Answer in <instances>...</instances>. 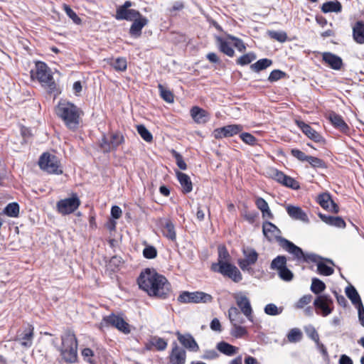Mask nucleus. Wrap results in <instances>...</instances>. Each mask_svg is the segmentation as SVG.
<instances>
[{
  "mask_svg": "<svg viewBox=\"0 0 364 364\" xmlns=\"http://www.w3.org/2000/svg\"><path fill=\"white\" fill-rule=\"evenodd\" d=\"M110 144L112 150L117 149V148L124 143V139L122 134L119 132H114L110 134Z\"/></svg>",
  "mask_w": 364,
  "mask_h": 364,
  "instance_id": "obj_42",
  "label": "nucleus"
},
{
  "mask_svg": "<svg viewBox=\"0 0 364 364\" xmlns=\"http://www.w3.org/2000/svg\"><path fill=\"white\" fill-rule=\"evenodd\" d=\"M316 313L323 317L331 314L333 309V301L330 295L321 294L317 296L314 301Z\"/></svg>",
  "mask_w": 364,
  "mask_h": 364,
  "instance_id": "obj_9",
  "label": "nucleus"
},
{
  "mask_svg": "<svg viewBox=\"0 0 364 364\" xmlns=\"http://www.w3.org/2000/svg\"><path fill=\"white\" fill-rule=\"evenodd\" d=\"M322 60L333 70H341L343 65L341 58L329 52L323 53Z\"/></svg>",
  "mask_w": 364,
  "mask_h": 364,
  "instance_id": "obj_17",
  "label": "nucleus"
},
{
  "mask_svg": "<svg viewBox=\"0 0 364 364\" xmlns=\"http://www.w3.org/2000/svg\"><path fill=\"white\" fill-rule=\"evenodd\" d=\"M328 119L330 120L333 126L341 131L342 133L346 134L349 132L350 128L345 122L343 117L334 112L329 113Z\"/></svg>",
  "mask_w": 364,
  "mask_h": 364,
  "instance_id": "obj_18",
  "label": "nucleus"
},
{
  "mask_svg": "<svg viewBox=\"0 0 364 364\" xmlns=\"http://www.w3.org/2000/svg\"><path fill=\"white\" fill-rule=\"evenodd\" d=\"M176 176L181 186H182L183 192L185 193H190L193 189V185L190 177L187 174L180 171L176 172Z\"/></svg>",
  "mask_w": 364,
  "mask_h": 364,
  "instance_id": "obj_27",
  "label": "nucleus"
},
{
  "mask_svg": "<svg viewBox=\"0 0 364 364\" xmlns=\"http://www.w3.org/2000/svg\"><path fill=\"white\" fill-rule=\"evenodd\" d=\"M317 272L321 275L330 276L333 274L334 270L332 267L328 266L320 260L317 264Z\"/></svg>",
  "mask_w": 364,
  "mask_h": 364,
  "instance_id": "obj_45",
  "label": "nucleus"
},
{
  "mask_svg": "<svg viewBox=\"0 0 364 364\" xmlns=\"http://www.w3.org/2000/svg\"><path fill=\"white\" fill-rule=\"evenodd\" d=\"M282 185L290 188L293 190H298L300 188L299 183L295 180L294 178H291V176H286L285 178L284 179L283 182L282 183Z\"/></svg>",
  "mask_w": 364,
  "mask_h": 364,
  "instance_id": "obj_52",
  "label": "nucleus"
},
{
  "mask_svg": "<svg viewBox=\"0 0 364 364\" xmlns=\"http://www.w3.org/2000/svg\"><path fill=\"white\" fill-rule=\"evenodd\" d=\"M62 345L60 348L73 347L77 348V340L75 333L70 330H67L61 336Z\"/></svg>",
  "mask_w": 364,
  "mask_h": 364,
  "instance_id": "obj_24",
  "label": "nucleus"
},
{
  "mask_svg": "<svg viewBox=\"0 0 364 364\" xmlns=\"http://www.w3.org/2000/svg\"><path fill=\"white\" fill-rule=\"evenodd\" d=\"M307 161L314 168H324L326 167V163L324 162V161L318 157L309 156L308 157Z\"/></svg>",
  "mask_w": 364,
  "mask_h": 364,
  "instance_id": "obj_56",
  "label": "nucleus"
},
{
  "mask_svg": "<svg viewBox=\"0 0 364 364\" xmlns=\"http://www.w3.org/2000/svg\"><path fill=\"white\" fill-rule=\"evenodd\" d=\"M283 311V308L280 307L278 308L275 304H269L265 306L264 307V312L267 315L270 316H277L280 314Z\"/></svg>",
  "mask_w": 364,
  "mask_h": 364,
  "instance_id": "obj_55",
  "label": "nucleus"
},
{
  "mask_svg": "<svg viewBox=\"0 0 364 364\" xmlns=\"http://www.w3.org/2000/svg\"><path fill=\"white\" fill-rule=\"evenodd\" d=\"M63 10L67 16L72 19L74 23L80 25L82 19L77 15V14L70 8L68 4H64L63 6Z\"/></svg>",
  "mask_w": 364,
  "mask_h": 364,
  "instance_id": "obj_43",
  "label": "nucleus"
},
{
  "mask_svg": "<svg viewBox=\"0 0 364 364\" xmlns=\"http://www.w3.org/2000/svg\"><path fill=\"white\" fill-rule=\"evenodd\" d=\"M286 174H284L282 171H279L277 169H272L271 171V177L277 182L282 184L284 179L286 177Z\"/></svg>",
  "mask_w": 364,
  "mask_h": 364,
  "instance_id": "obj_63",
  "label": "nucleus"
},
{
  "mask_svg": "<svg viewBox=\"0 0 364 364\" xmlns=\"http://www.w3.org/2000/svg\"><path fill=\"white\" fill-rule=\"evenodd\" d=\"M287 261L285 256L279 255L272 261L270 268L272 270H277L279 272L287 266Z\"/></svg>",
  "mask_w": 364,
  "mask_h": 364,
  "instance_id": "obj_38",
  "label": "nucleus"
},
{
  "mask_svg": "<svg viewBox=\"0 0 364 364\" xmlns=\"http://www.w3.org/2000/svg\"><path fill=\"white\" fill-rule=\"evenodd\" d=\"M286 73L280 70H272L269 77L268 80L271 82L277 81L282 78H284L286 76Z\"/></svg>",
  "mask_w": 364,
  "mask_h": 364,
  "instance_id": "obj_60",
  "label": "nucleus"
},
{
  "mask_svg": "<svg viewBox=\"0 0 364 364\" xmlns=\"http://www.w3.org/2000/svg\"><path fill=\"white\" fill-rule=\"evenodd\" d=\"M242 130V127L239 124H230L220 128L215 129L213 131V136L215 139H222L223 137H230L237 134Z\"/></svg>",
  "mask_w": 364,
  "mask_h": 364,
  "instance_id": "obj_11",
  "label": "nucleus"
},
{
  "mask_svg": "<svg viewBox=\"0 0 364 364\" xmlns=\"http://www.w3.org/2000/svg\"><path fill=\"white\" fill-rule=\"evenodd\" d=\"M353 38L358 44H364V21H358L353 26Z\"/></svg>",
  "mask_w": 364,
  "mask_h": 364,
  "instance_id": "obj_23",
  "label": "nucleus"
},
{
  "mask_svg": "<svg viewBox=\"0 0 364 364\" xmlns=\"http://www.w3.org/2000/svg\"><path fill=\"white\" fill-rule=\"evenodd\" d=\"M345 291L347 297L351 301L352 304L355 306V307L359 306H360V304H363L359 294L353 286L350 285L347 287Z\"/></svg>",
  "mask_w": 364,
  "mask_h": 364,
  "instance_id": "obj_32",
  "label": "nucleus"
},
{
  "mask_svg": "<svg viewBox=\"0 0 364 364\" xmlns=\"http://www.w3.org/2000/svg\"><path fill=\"white\" fill-rule=\"evenodd\" d=\"M296 124L301 129L302 132L311 140L317 143L325 142L323 137L310 125L301 120H296Z\"/></svg>",
  "mask_w": 364,
  "mask_h": 364,
  "instance_id": "obj_12",
  "label": "nucleus"
},
{
  "mask_svg": "<svg viewBox=\"0 0 364 364\" xmlns=\"http://www.w3.org/2000/svg\"><path fill=\"white\" fill-rule=\"evenodd\" d=\"M228 317L232 325L242 324L245 323V318L242 317L240 310L231 306L228 310Z\"/></svg>",
  "mask_w": 364,
  "mask_h": 364,
  "instance_id": "obj_29",
  "label": "nucleus"
},
{
  "mask_svg": "<svg viewBox=\"0 0 364 364\" xmlns=\"http://www.w3.org/2000/svg\"><path fill=\"white\" fill-rule=\"evenodd\" d=\"M140 289L149 296L165 299L171 294V286L167 279L154 269H146L138 278Z\"/></svg>",
  "mask_w": 364,
  "mask_h": 364,
  "instance_id": "obj_1",
  "label": "nucleus"
},
{
  "mask_svg": "<svg viewBox=\"0 0 364 364\" xmlns=\"http://www.w3.org/2000/svg\"><path fill=\"white\" fill-rule=\"evenodd\" d=\"M60 355L65 362L67 363H75L77 360V348L73 347L70 348H60Z\"/></svg>",
  "mask_w": 364,
  "mask_h": 364,
  "instance_id": "obj_20",
  "label": "nucleus"
},
{
  "mask_svg": "<svg viewBox=\"0 0 364 364\" xmlns=\"http://www.w3.org/2000/svg\"><path fill=\"white\" fill-rule=\"evenodd\" d=\"M4 213L11 217H16L19 213V206L16 203H11L6 205Z\"/></svg>",
  "mask_w": 364,
  "mask_h": 364,
  "instance_id": "obj_54",
  "label": "nucleus"
},
{
  "mask_svg": "<svg viewBox=\"0 0 364 364\" xmlns=\"http://www.w3.org/2000/svg\"><path fill=\"white\" fill-rule=\"evenodd\" d=\"M218 262L213 263L211 265H218L222 263H225L229 262L230 259V255L224 245H220L218 247Z\"/></svg>",
  "mask_w": 364,
  "mask_h": 364,
  "instance_id": "obj_36",
  "label": "nucleus"
},
{
  "mask_svg": "<svg viewBox=\"0 0 364 364\" xmlns=\"http://www.w3.org/2000/svg\"><path fill=\"white\" fill-rule=\"evenodd\" d=\"M227 38L233 41V46L240 52H244L246 50V46L245 43L240 38L232 36L230 34L227 35Z\"/></svg>",
  "mask_w": 364,
  "mask_h": 364,
  "instance_id": "obj_46",
  "label": "nucleus"
},
{
  "mask_svg": "<svg viewBox=\"0 0 364 364\" xmlns=\"http://www.w3.org/2000/svg\"><path fill=\"white\" fill-rule=\"evenodd\" d=\"M286 210L288 215L294 220H299L304 222L309 220L307 215L298 206L289 205L287 206Z\"/></svg>",
  "mask_w": 364,
  "mask_h": 364,
  "instance_id": "obj_22",
  "label": "nucleus"
},
{
  "mask_svg": "<svg viewBox=\"0 0 364 364\" xmlns=\"http://www.w3.org/2000/svg\"><path fill=\"white\" fill-rule=\"evenodd\" d=\"M136 130L141 137L146 142H151L153 141V136L151 132L143 124L136 126Z\"/></svg>",
  "mask_w": 364,
  "mask_h": 364,
  "instance_id": "obj_44",
  "label": "nucleus"
},
{
  "mask_svg": "<svg viewBox=\"0 0 364 364\" xmlns=\"http://www.w3.org/2000/svg\"><path fill=\"white\" fill-rule=\"evenodd\" d=\"M107 64L112 66L116 71L124 72L127 68V61L124 57L117 58H109L105 59Z\"/></svg>",
  "mask_w": 364,
  "mask_h": 364,
  "instance_id": "obj_26",
  "label": "nucleus"
},
{
  "mask_svg": "<svg viewBox=\"0 0 364 364\" xmlns=\"http://www.w3.org/2000/svg\"><path fill=\"white\" fill-rule=\"evenodd\" d=\"M262 232L268 241L271 242L275 240L281 247L286 251L287 250L288 248L284 241L288 240L280 235L282 233L281 230L274 224L269 221H264L262 223Z\"/></svg>",
  "mask_w": 364,
  "mask_h": 364,
  "instance_id": "obj_8",
  "label": "nucleus"
},
{
  "mask_svg": "<svg viewBox=\"0 0 364 364\" xmlns=\"http://www.w3.org/2000/svg\"><path fill=\"white\" fill-rule=\"evenodd\" d=\"M149 344L156 348L157 350H164L167 347V342L162 338L153 336L149 341Z\"/></svg>",
  "mask_w": 364,
  "mask_h": 364,
  "instance_id": "obj_40",
  "label": "nucleus"
},
{
  "mask_svg": "<svg viewBox=\"0 0 364 364\" xmlns=\"http://www.w3.org/2000/svg\"><path fill=\"white\" fill-rule=\"evenodd\" d=\"M217 349L222 353L231 356L237 353L238 348L234 346L230 345V343L221 341L219 342L216 346Z\"/></svg>",
  "mask_w": 364,
  "mask_h": 364,
  "instance_id": "obj_34",
  "label": "nucleus"
},
{
  "mask_svg": "<svg viewBox=\"0 0 364 364\" xmlns=\"http://www.w3.org/2000/svg\"><path fill=\"white\" fill-rule=\"evenodd\" d=\"M122 263L121 258L117 256L112 257L108 264L107 268L112 272H116Z\"/></svg>",
  "mask_w": 364,
  "mask_h": 364,
  "instance_id": "obj_58",
  "label": "nucleus"
},
{
  "mask_svg": "<svg viewBox=\"0 0 364 364\" xmlns=\"http://www.w3.org/2000/svg\"><path fill=\"white\" fill-rule=\"evenodd\" d=\"M191 115L193 120L198 124H204L208 120V112L197 106L191 108Z\"/></svg>",
  "mask_w": 364,
  "mask_h": 364,
  "instance_id": "obj_25",
  "label": "nucleus"
},
{
  "mask_svg": "<svg viewBox=\"0 0 364 364\" xmlns=\"http://www.w3.org/2000/svg\"><path fill=\"white\" fill-rule=\"evenodd\" d=\"M318 216L323 222L329 225L339 228H344L346 227V222L341 217L326 215L322 213H319Z\"/></svg>",
  "mask_w": 364,
  "mask_h": 364,
  "instance_id": "obj_21",
  "label": "nucleus"
},
{
  "mask_svg": "<svg viewBox=\"0 0 364 364\" xmlns=\"http://www.w3.org/2000/svg\"><path fill=\"white\" fill-rule=\"evenodd\" d=\"M162 232L164 236L167 237L171 241H175L176 239V233L175 227L171 220H167L163 227Z\"/></svg>",
  "mask_w": 364,
  "mask_h": 364,
  "instance_id": "obj_35",
  "label": "nucleus"
},
{
  "mask_svg": "<svg viewBox=\"0 0 364 364\" xmlns=\"http://www.w3.org/2000/svg\"><path fill=\"white\" fill-rule=\"evenodd\" d=\"M141 16V14L139 11L135 9H128L123 14L121 12H116L115 18L117 20H126L133 21L134 19L140 17Z\"/></svg>",
  "mask_w": 364,
  "mask_h": 364,
  "instance_id": "obj_28",
  "label": "nucleus"
},
{
  "mask_svg": "<svg viewBox=\"0 0 364 364\" xmlns=\"http://www.w3.org/2000/svg\"><path fill=\"white\" fill-rule=\"evenodd\" d=\"M240 139L247 144L255 145L257 143V139L252 134L248 132L242 133L240 135Z\"/></svg>",
  "mask_w": 364,
  "mask_h": 364,
  "instance_id": "obj_62",
  "label": "nucleus"
},
{
  "mask_svg": "<svg viewBox=\"0 0 364 364\" xmlns=\"http://www.w3.org/2000/svg\"><path fill=\"white\" fill-rule=\"evenodd\" d=\"M168 358L170 364H185L186 359V350L179 347L176 342H173Z\"/></svg>",
  "mask_w": 364,
  "mask_h": 364,
  "instance_id": "obj_13",
  "label": "nucleus"
},
{
  "mask_svg": "<svg viewBox=\"0 0 364 364\" xmlns=\"http://www.w3.org/2000/svg\"><path fill=\"white\" fill-rule=\"evenodd\" d=\"M269 36L274 39L280 43H284L287 40V34L284 31H268Z\"/></svg>",
  "mask_w": 364,
  "mask_h": 364,
  "instance_id": "obj_48",
  "label": "nucleus"
},
{
  "mask_svg": "<svg viewBox=\"0 0 364 364\" xmlns=\"http://www.w3.org/2000/svg\"><path fill=\"white\" fill-rule=\"evenodd\" d=\"M284 242L288 248L287 252L291 254L294 259L299 262H312L318 264L320 260L323 259L321 257L314 253H305L301 248L289 240L284 241Z\"/></svg>",
  "mask_w": 364,
  "mask_h": 364,
  "instance_id": "obj_4",
  "label": "nucleus"
},
{
  "mask_svg": "<svg viewBox=\"0 0 364 364\" xmlns=\"http://www.w3.org/2000/svg\"><path fill=\"white\" fill-rule=\"evenodd\" d=\"M210 269L218 272L224 277L231 279L235 282H239L242 279V276L236 266L230 262L222 263L218 265H211Z\"/></svg>",
  "mask_w": 364,
  "mask_h": 364,
  "instance_id": "obj_7",
  "label": "nucleus"
},
{
  "mask_svg": "<svg viewBox=\"0 0 364 364\" xmlns=\"http://www.w3.org/2000/svg\"><path fill=\"white\" fill-rule=\"evenodd\" d=\"M40 168L50 174H62L63 170L58 158L48 152L43 153L38 161Z\"/></svg>",
  "mask_w": 364,
  "mask_h": 364,
  "instance_id": "obj_5",
  "label": "nucleus"
},
{
  "mask_svg": "<svg viewBox=\"0 0 364 364\" xmlns=\"http://www.w3.org/2000/svg\"><path fill=\"white\" fill-rule=\"evenodd\" d=\"M237 305L241 310L242 313L251 322L253 321L252 309L249 299L246 296L237 295L235 296Z\"/></svg>",
  "mask_w": 364,
  "mask_h": 364,
  "instance_id": "obj_14",
  "label": "nucleus"
},
{
  "mask_svg": "<svg viewBox=\"0 0 364 364\" xmlns=\"http://www.w3.org/2000/svg\"><path fill=\"white\" fill-rule=\"evenodd\" d=\"M191 303H210L213 301V296L203 291L191 292Z\"/></svg>",
  "mask_w": 364,
  "mask_h": 364,
  "instance_id": "obj_33",
  "label": "nucleus"
},
{
  "mask_svg": "<svg viewBox=\"0 0 364 364\" xmlns=\"http://www.w3.org/2000/svg\"><path fill=\"white\" fill-rule=\"evenodd\" d=\"M158 88L160 92V96L164 101L168 103L173 102L174 95L171 90L166 89L161 84L158 85Z\"/></svg>",
  "mask_w": 364,
  "mask_h": 364,
  "instance_id": "obj_41",
  "label": "nucleus"
},
{
  "mask_svg": "<svg viewBox=\"0 0 364 364\" xmlns=\"http://www.w3.org/2000/svg\"><path fill=\"white\" fill-rule=\"evenodd\" d=\"M278 272L279 277L284 281L290 282L293 279L294 274L286 266Z\"/></svg>",
  "mask_w": 364,
  "mask_h": 364,
  "instance_id": "obj_57",
  "label": "nucleus"
},
{
  "mask_svg": "<svg viewBox=\"0 0 364 364\" xmlns=\"http://www.w3.org/2000/svg\"><path fill=\"white\" fill-rule=\"evenodd\" d=\"M33 327L28 325L24 330V347H30L32 345V338L33 336Z\"/></svg>",
  "mask_w": 364,
  "mask_h": 364,
  "instance_id": "obj_47",
  "label": "nucleus"
},
{
  "mask_svg": "<svg viewBox=\"0 0 364 364\" xmlns=\"http://www.w3.org/2000/svg\"><path fill=\"white\" fill-rule=\"evenodd\" d=\"M287 338L289 342L296 343L302 338V333L299 328H292L290 330L287 335Z\"/></svg>",
  "mask_w": 364,
  "mask_h": 364,
  "instance_id": "obj_50",
  "label": "nucleus"
},
{
  "mask_svg": "<svg viewBox=\"0 0 364 364\" xmlns=\"http://www.w3.org/2000/svg\"><path fill=\"white\" fill-rule=\"evenodd\" d=\"M143 255L146 259H154L157 256V250L152 245H147L143 250Z\"/></svg>",
  "mask_w": 364,
  "mask_h": 364,
  "instance_id": "obj_59",
  "label": "nucleus"
},
{
  "mask_svg": "<svg viewBox=\"0 0 364 364\" xmlns=\"http://www.w3.org/2000/svg\"><path fill=\"white\" fill-rule=\"evenodd\" d=\"M272 64V60L268 58H263L257 60L256 63L250 65V68L255 72L263 70Z\"/></svg>",
  "mask_w": 364,
  "mask_h": 364,
  "instance_id": "obj_37",
  "label": "nucleus"
},
{
  "mask_svg": "<svg viewBox=\"0 0 364 364\" xmlns=\"http://www.w3.org/2000/svg\"><path fill=\"white\" fill-rule=\"evenodd\" d=\"M100 147L105 153H109L112 150L110 144V140L104 135L100 141Z\"/></svg>",
  "mask_w": 364,
  "mask_h": 364,
  "instance_id": "obj_64",
  "label": "nucleus"
},
{
  "mask_svg": "<svg viewBox=\"0 0 364 364\" xmlns=\"http://www.w3.org/2000/svg\"><path fill=\"white\" fill-rule=\"evenodd\" d=\"M101 325L114 327L124 334H129L131 333V326L122 316L117 315L114 313L104 316L101 322Z\"/></svg>",
  "mask_w": 364,
  "mask_h": 364,
  "instance_id": "obj_6",
  "label": "nucleus"
},
{
  "mask_svg": "<svg viewBox=\"0 0 364 364\" xmlns=\"http://www.w3.org/2000/svg\"><path fill=\"white\" fill-rule=\"evenodd\" d=\"M176 336L178 341L186 348L193 352H197L199 350L198 343L190 333L183 335L178 331Z\"/></svg>",
  "mask_w": 364,
  "mask_h": 364,
  "instance_id": "obj_16",
  "label": "nucleus"
},
{
  "mask_svg": "<svg viewBox=\"0 0 364 364\" xmlns=\"http://www.w3.org/2000/svg\"><path fill=\"white\" fill-rule=\"evenodd\" d=\"M80 205V200L76 193L72 195L71 198H65L58 201L56 204L57 210L59 213L65 215L75 212Z\"/></svg>",
  "mask_w": 364,
  "mask_h": 364,
  "instance_id": "obj_10",
  "label": "nucleus"
},
{
  "mask_svg": "<svg viewBox=\"0 0 364 364\" xmlns=\"http://www.w3.org/2000/svg\"><path fill=\"white\" fill-rule=\"evenodd\" d=\"M256 59V55L253 53H249L240 57L237 60V64L240 65H246L250 64L252 61Z\"/></svg>",
  "mask_w": 364,
  "mask_h": 364,
  "instance_id": "obj_51",
  "label": "nucleus"
},
{
  "mask_svg": "<svg viewBox=\"0 0 364 364\" xmlns=\"http://www.w3.org/2000/svg\"><path fill=\"white\" fill-rule=\"evenodd\" d=\"M326 284L318 278H313L311 285V291L318 296L326 289Z\"/></svg>",
  "mask_w": 364,
  "mask_h": 364,
  "instance_id": "obj_39",
  "label": "nucleus"
},
{
  "mask_svg": "<svg viewBox=\"0 0 364 364\" xmlns=\"http://www.w3.org/2000/svg\"><path fill=\"white\" fill-rule=\"evenodd\" d=\"M313 296L311 294H306L303 296L295 304L294 306L296 309H303L306 305L311 303Z\"/></svg>",
  "mask_w": 364,
  "mask_h": 364,
  "instance_id": "obj_61",
  "label": "nucleus"
},
{
  "mask_svg": "<svg viewBox=\"0 0 364 364\" xmlns=\"http://www.w3.org/2000/svg\"><path fill=\"white\" fill-rule=\"evenodd\" d=\"M247 334V331L245 327L241 326V324L232 325V329L231 331V335L235 338H241L245 335Z\"/></svg>",
  "mask_w": 364,
  "mask_h": 364,
  "instance_id": "obj_53",
  "label": "nucleus"
},
{
  "mask_svg": "<svg viewBox=\"0 0 364 364\" xmlns=\"http://www.w3.org/2000/svg\"><path fill=\"white\" fill-rule=\"evenodd\" d=\"M55 113L70 129H75L78 127L80 109L74 104L60 101L55 108Z\"/></svg>",
  "mask_w": 364,
  "mask_h": 364,
  "instance_id": "obj_2",
  "label": "nucleus"
},
{
  "mask_svg": "<svg viewBox=\"0 0 364 364\" xmlns=\"http://www.w3.org/2000/svg\"><path fill=\"white\" fill-rule=\"evenodd\" d=\"M216 41L219 50L228 55V57H233L235 55V50L230 46L229 43L220 36L216 37Z\"/></svg>",
  "mask_w": 364,
  "mask_h": 364,
  "instance_id": "obj_31",
  "label": "nucleus"
},
{
  "mask_svg": "<svg viewBox=\"0 0 364 364\" xmlns=\"http://www.w3.org/2000/svg\"><path fill=\"white\" fill-rule=\"evenodd\" d=\"M244 255L245 257V259L251 264H255L258 259V254L257 252L253 250L250 249L247 250L243 251Z\"/></svg>",
  "mask_w": 364,
  "mask_h": 364,
  "instance_id": "obj_49",
  "label": "nucleus"
},
{
  "mask_svg": "<svg viewBox=\"0 0 364 364\" xmlns=\"http://www.w3.org/2000/svg\"><path fill=\"white\" fill-rule=\"evenodd\" d=\"M36 68L35 73L33 70L31 71V78H34V76H36L42 85L48 89V92L58 93L56 83L53 80V77L47 65L43 62H38L36 64Z\"/></svg>",
  "mask_w": 364,
  "mask_h": 364,
  "instance_id": "obj_3",
  "label": "nucleus"
},
{
  "mask_svg": "<svg viewBox=\"0 0 364 364\" xmlns=\"http://www.w3.org/2000/svg\"><path fill=\"white\" fill-rule=\"evenodd\" d=\"M317 202L325 210L334 213L339 212L338 205L331 199L329 193L320 194L317 198Z\"/></svg>",
  "mask_w": 364,
  "mask_h": 364,
  "instance_id": "obj_15",
  "label": "nucleus"
},
{
  "mask_svg": "<svg viewBox=\"0 0 364 364\" xmlns=\"http://www.w3.org/2000/svg\"><path fill=\"white\" fill-rule=\"evenodd\" d=\"M149 20L142 15L134 19L129 28V34L135 38H138L141 35L142 28L147 25Z\"/></svg>",
  "mask_w": 364,
  "mask_h": 364,
  "instance_id": "obj_19",
  "label": "nucleus"
},
{
  "mask_svg": "<svg viewBox=\"0 0 364 364\" xmlns=\"http://www.w3.org/2000/svg\"><path fill=\"white\" fill-rule=\"evenodd\" d=\"M321 9L324 14L330 12L340 13L342 11V5L337 0L329 1L323 3Z\"/></svg>",
  "mask_w": 364,
  "mask_h": 364,
  "instance_id": "obj_30",
  "label": "nucleus"
}]
</instances>
